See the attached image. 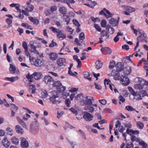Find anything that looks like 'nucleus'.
<instances>
[{
	"instance_id": "f257e3e1",
	"label": "nucleus",
	"mask_w": 148,
	"mask_h": 148,
	"mask_svg": "<svg viewBox=\"0 0 148 148\" xmlns=\"http://www.w3.org/2000/svg\"><path fill=\"white\" fill-rule=\"evenodd\" d=\"M94 101L93 98L91 96H84L82 100L80 101V104L82 106H91L92 104L93 101Z\"/></svg>"
},
{
	"instance_id": "f03ea898",
	"label": "nucleus",
	"mask_w": 148,
	"mask_h": 148,
	"mask_svg": "<svg viewBox=\"0 0 148 148\" xmlns=\"http://www.w3.org/2000/svg\"><path fill=\"white\" fill-rule=\"evenodd\" d=\"M42 76L41 72H34L32 75L28 74L26 75V77L30 82L29 84H31V82H33L34 78L36 80H39L41 78Z\"/></svg>"
},
{
	"instance_id": "7ed1b4c3",
	"label": "nucleus",
	"mask_w": 148,
	"mask_h": 148,
	"mask_svg": "<svg viewBox=\"0 0 148 148\" xmlns=\"http://www.w3.org/2000/svg\"><path fill=\"white\" fill-rule=\"evenodd\" d=\"M52 84L53 86L56 88L57 91L60 93L63 92L66 90L65 87L63 86L60 81L54 82Z\"/></svg>"
},
{
	"instance_id": "20e7f679",
	"label": "nucleus",
	"mask_w": 148,
	"mask_h": 148,
	"mask_svg": "<svg viewBox=\"0 0 148 148\" xmlns=\"http://www.w3.org/2000/svg\"><path fill=\"white\" fill-rule=\"evenodd\" d=\"M59 95L58 93L52 95L49 98V100L53 104H58L60 103V101L58 99Z\"/></svg>"
},
{
	"instance_id": "39448f33",
	"label": "nucleus",
	"mask_w": 148,
	"mask_h": 148,
	"mask_svg": "<svg viewBox=\"0 0 148 148\" xmlns=\"http://www.w3.org/2000/svg\"><path fill=\"white\" fill-rule=\"evenodd\" d=\"M99 14L101 15H104L107 18L111 17L112 16V14L106 8H104L103 10H101L99 12Z\"/></svg>"
},
{
	"instance_id": "423d86ee",
	"label": "nucleus",
	"mask_w": 148,
	"mask_h": 148,
	"mask_svg": "<svg viewBox=\"0 0 148 148\" xmlns=\"http://www.w3.org/2000/svg\"><path fill=\"white\" fill-rule=\"evenodd\" d=\"M120 81L123 85L125 86L128 85L130 83L129 79L127 77L124 75L121 76Z\"/></svg>"
},
{
	"instance_id": "0eeeda50",
	"label": "nucleus",
	"mask_w": 148,
	"mask_h": 148,
	"mask_svg": "<svg viewBox=\"0 0 148 148\" xmlns=\"http://www.w3.org/2000/svg\"><path fill=\"white\" fill-rule=\"evenodd\" d=\"M44 81L46 84L49 85L52 84L54 82V79L50 75H46L44 77Z\"/></svg>"
},
{
	"instance_id": "6e6552de",
	"label": "nucleus",
	"mask_w": 148,
	"mask_h": 148,
	"mask_svg": "<svg viewBox=\"0 0 148 148\" xmlns=\"http://www.w3.org/2000/svg\"><path fill=\"white\" fill-rule=\"evenodd\" d=\"M83 117L86 121H90L92 120L93 116L88 112H84Z\"/></svg>"
},
{
	"instance_id": "1a4fd4ad",
	"label": "nucleus",
	"mask_w": 148,
	"mask_h": 148,
	"mask_svg": "<svg viewBox=\"0 0 148 148\" xmlns=\"http://www.w3.org/2000/svg\"><path fill=\"white\" fill-rule=\"evenodd\" d=\"M124 64L123 63L118 62L115 65L116 71L119 72L122 71L124 69Z\"/></svg>"
},
{
	"instance_id": "9d476101",
	"label": "nucleus",
	"mask_w": 148,
	"mask_h": 148,
	"mask_svg": "<svg viewBox=\"0 0 148 148\" xmlns=\"http://www.w3.org/2000/svg\"><path fill=\"white\" fill-rule=\"evenodd\" d=\"M9 71L10 73L12 74L15 73H16L17 74H19V70L18 69H16L15 66L14 65L11 64H10Z\"/></svg>"
},
{
	"instance_id": "9b49d317",
	"label": "nucleus",
	"mask_w": 148,
	"mask_h": 148,
	"mask_svg": "<svg viewBox=\"0 0 148 148\" xmlns=\"http://www.w3.org/2000/svg\"><path fill=\"white\" fill-rule=\"evenodd\" d=\"M58 65L60 66H65L66 62L65 59L63 58H59L57 60Z\"/></svg>"
},
{
	"instance_id": "f8f14e48",
	"label": "nucleus",
	"mask_w": 148,
	"mask_h": 148,
	"mask_svg": "<svg viewBox=\"0 0 148 148\" xmlns=\"http://www.w3.org/2000/svg\"><path fill=\"white\" fill-rule=\"evenodd\" d=\"M21 146L23 148H27L29 147V143L27 140L25 138L23 137L21 138Z\"/></svg>"
},
{
	"instance_id": "ddd939ff",
	"label": "nucleus",
	"mask_w": 148,
	"mask_h": 148,
	"mask_svg": "<svg viewBox=\"0 0 148 148\" xmlns=\"http://www.w3.org/2000/svg\"><path fill=\"white\" fill-rule=\"evenodd\" d=\"M26 12H32L34 8V7L29 4V2H27L26 5L23 6Z\"/></svg>"
},
{
	"instance_id": "4468645a",
	"label": "nucleus",
	"mask_w": 148,
	"mask_h": 148,
	"mask_svg": "<svg viewBox=\"0 0 148 148\" xmlns=\"http://www.w3.org/2000/svg\"><path fill=\"white\" fill-rule=\"evenodd\" d=\"M101 37L104 40H107L109 38L110 35L108 32L105 30L102 31L101 33Z\"/></svg>"
},
{
	"instance_id": "2eb2a0df",
	"label": "nucleus",
	"mask_w": 148,
	"mask_h": 148,
	"mask_svg": "<svg viewBox=\"0 0 148 148\" xmlns=\"http://www.w3.org/2000/svg\"><path fill=\"white\" fill-rule=\"evenodd\" d=\"M1 143L3 146L6 148H8L10 145V141L7 138H5L2 140Z\"/></svg>"
},
{
	"instance_id": "dca6fc26",
	"label": "nucleus",
	"mask_w": 148,
	"mask_h": 148,
	"mask_svg": "<svg viewBox=\"0 0 148 148\" xmlns=\"http://www.w3.org/2000/svg\"><path fill=\"white\" fill-rule=\"evenodd\" d=\"M44 63L42 60L40 59H37L35 60L34 64L36 66L41 67L43 66Z\"/></svg>"
},
{
	"instance_id": "f3484780",
	"label": "nucleus",
	"mask_w": 148,
	"mask_h": 148,
	"mask_svg": "<svg viewBox=\"0 0 148 148\" xmlns=\"http://www.w3.org/2000/svg\"><path fill=\"white\" fill-rule=\"evenodd\" d=\"M121 7L124 10H127L130 12H132L135 11V8L130 6L126 5H122L121 6Z\"/></svg>"
},
{
	"instance_id": "a211bd4d",
	"label": "nucleus",
	"mask_w": 148,
	"mask_h": 148,
	"mask_svg": "<svg viewBox=\"0 0 148 148\" xmlns=\"http://www.w3.org/2000/svg\"><path fill=\"white\" fill-rule=\"evenodd\" d=\"M112 74L114 77V79L115 80H119L120 79V74L119 72L116 71L115 72L114 70L112 71Z\"/></svg>"
},
{
	"instance_id": "6ab92c4d",
	"label": "nucleus",
	"mask_w": 148,
	"mask_h": 148,
	"mask_svg": "<svg viewBox=\"0 0 148 148\" xmlns=\"http://www.w3.org/2000/svg\"><path fill=\"white\" fill-rule=\"evenodd\" d=\"M109 23L113 26H117L119 24L118 21L112 18L109 19Z\"/></svg>"
},
{
	"instance_id": "aec40b11",
	"label": "nucleus",
	"mask_w": 148,
	"mask_h": 148,
	"mask_svg": "<svg viewBox=\"0 0 148 148\" xmlns=\"http://www.w3.org/2000/svg\"><path fill=\"white\" fill-rule=\"evenodd\" d=\"M139 36L137 38H139L140 41H142L145 39L146 35L144 34L143 32L139 31L138 33Z\"/></svg>"
},
{
	"instance_id": "412c9836",
	"label": "nucleus",
	"mask_w": 148,
	"mask_h": 148,
	"mask_svg": "<svg viewBox=\"0 0 148 148\" xmlns=\"http://www.w3.org/2000/svg\"><path fill=\"white\" fill-rule=\"evenodd\" d=\"M126 132L128 134H129L130 136H132V134H131V133L134 135H138L139 133V132L138 130H133L132 129H129L128 128L127 129Z\"/></svg>"
},
{
	"instance_id": "4be33fe9",
	"label": "nucleus",
	"mask_w": 148,
	"mask_h": 148,
	"mask_svg": "<svg viewBox=\"0 0 148 148\" xmlns=\"http://www.w3.org/2000/svg\"><path fill=\"white\" fill-rule=\"evenodd\" d=\"M19 123L20 124L23 128H27V127L25 123L20 119L19 117H16Z\"/></svg>"
},
{
	"instance_id": "5701e85b",
	"label": "nucleus",
	"mask_w": 148,
	"mask_h": 148,
	"mask_svg": "<svg viewBox=\"0 0 148 148\" xmlns=\"http://www.w3.org/2000/svg\"><path fill=\"white\" fill-rule=\"evenodd\" d=\"M28 18L34 24L37 25L38 24L39 21L38 20L36 19V18L29 16L28 17Z\"/></svg>"
},
{
	"instance_id": "b1692460",
	"label": "nucleus",
	"mask_w": 148,
	"mask_h": 148,
	"mask_svg": "<svg viewBox=\"0 0 148 148\" xmlns=\"http://www.w3.org/2000/svg\"><path fill=\"white\" fill-rule=\"evenodd\" d=\"M106 30L110 34H113L114 32V30L113 28L111 27V25H108L106 26Z\"/></svg>"
},
{
	"instance_id": "393cba45",
	"label": "nucleus",
	"mask_w": 148,
	"mask_h": 148,
	"mask_svg": "<svg viewBox=\"0 0 148 148\" xmlns=\"http://www.w3.org/2000/svg\"><path fill=\"white\" fill-rule=\"evenodd\" d=\"M125 70L124 72V74L127 75H130L132 71L131 68L129 66H126L125 68Z\"/></svg>"
},
{
	"instance_id": "a878e982",
	"label": "nucleus",
	"mask_w": 148,
	"mask_h": 148,
	"mask_svg": "<svg viewBox=\"0 0 148 148\" xmlns=\"http://www.w3.org/2000/svg\"><path fill=\"white\" fill-rule=\"evenodd\" d=\"M75 42L77 46H81L84 45V41L80 40H79L77 38L75 39Z\"/></svg>"
},
{
	"instance_id": "bb28decb",
	"label": "nucleus",
	"mask_w": 148,
	"mask_h": 148,
	"mask_svg": "<svg viewBox=\"0 0 148 148\" xmlns=\"http://www.w3.org/2000/svg\"><path fill=\"white\" fill-rule=\"evenodd\" d=\"M57 34V37L60 39L62 40L66 38V36L63 34L61 30H60Z\"/></svg>"
},
{
	"instance_id": "cd10ccee",
	"label": "nucleus",
	"mask_w": 148,
	"mask_h": 148,
	"mask_svg": "<svg viewBox=\"0 0 148 148\" xmlns=\"http://www.w3.org/2000/svg\"><path fill=\"white\" fill-rule=\"evenodd\" d=\"M15 129L17 133L23 134L24 132L23 130L20 126L17 125L15 127Z\"/></svg>"
},
{
	"instance_id": "c85d7f7f",
	"label": "nucleus",
	"mask_w": 148,
	"mask_h": 148,
	"mask_svg": "<svg viewBox=\"0 0 148 148\" xmlns=\"http://www.w3.org/2000/svg\"><path fill=\"white\" fill-rule=\"evenodd\" d=\"M59 11L60 14L63 15H66L67 13V9L64 6L61 7L59 9Z\"/></svg>"
},
{
	"instance_id": "c756f323",
	"label": "nucleus",
	"mask_w": 148,
	"mask_h": 148,
	"mask_svg": "<svg viewBox=\"0 0 148 148\" xmlns=\"http://www.w3.org/2000/svg\"><path fill=\"white\" fill-rule=\"evenodd\" d=\"M18 79V77L17 76L15 77H5L4 79L6 80H8L13 82L17 80Z\"/></svg>"
},
{
	"instance_id": "7c9ffc66",
	"label": "nucleus",
	"mask_w": 148,
	"mask_h": 148,
	"mask_svg": "<svg viewBox=\"0 0 148 148\" xmlns=\"http://www.w3.org/2000/svg\"><path fill=\"white\" fill-rule=\"evenodd\" d=\"M29 51L32 53H35L37 52L36 47L32 43H30Z\"/></svg>"
},
{
	"instance_id": "2f4dec72",
	"label": "nucleus",
	"mask_w": 148,
	"mask_h": 148,
	"mask_svg": "<svg viewBox=\"0 0 148 148\" xmlns=\"http://www.w3.org/2000/svg\"><path fill=\"white\" fill-rule=\"evenodd\" d=\"M11 141L12 144L15 145H18L19 143V140L18 138L15 137H13L11 139Z\"/></svg>"
},
{
	"instance_id": "473e14b6",
	"label": "nucleus",
	"mask_w": 148,
	"mask_h": 148,
	"mask_svg": "<svg viewBox=\"0 0 148 148\" xmlns=\"http://www.w3.org/2000/svg\"><path fill=\"white\" fill-rule=\"evenodd\" d=\"M84 77L86 79H88L89 81H91V78L92 75L90 74L89 73L85 72H84Z\"/></svg>"
},
{
	"instance_id": "72a5a7b5",
	"label": "nucleus",
	"mask_w": 148,
	"mask_h": 148,
	"mask_svg": "<svg viewBox=\"0 0 148 148\" xmlns=\"http://www.w3.org/2000/svg\"><path fill=\"white\" fill-rule=\"evenodd\" d=\"M49 58L52 60H56L57 58V55L54 53H51L49 54Z\"/></svg>"
},
{
	"instance_id": "f704fd0d",
	"label": "nucleus",
	"mask_w": 148,
	"mask_h": 148,
	"mask_svg": "<svg viewBox=\"0 0 148 148\" xmlns=\"http://www.w3.org/2000/svg\"><path fill=\"white\" fill-rule=\"evenodd\" d=\"M62 17L63 18L64 22H66V24L68 25L69 23L71 21V19L69 16L65 15H63Z\"/></svg>"
},
{
	"instance_id": "c9c22d12",
	"label": "nucleus",
	"mask_w": 148,
	"mask_h": 148,
	"mask_svg": "<svg viewBox=\"0 0 148 148\" xmlns=\"http://www.w3.org/2000/svg\"><path fill=\"white\" fill-rule=\"evenodd\" d=\"M133 96H134V99L139 100L142 99L141 95H140V93L139 92H136Z\"/></svg>"
},
{
	"instance_id": "e433bc0d",
	"label": "nucleus",
	"mask_w": 148,
	"mask_h": 148,
	"mask_svg": "<svg viewBox=\"0 0 148 148\" xmlns=\"http://www.w3.org/2000/svg\"><path fill=\"white\" fill-rule=\"evenodd\" d=\"M85 109L88 111L89 112L92 113L94 110L95 108L93 107L88 106L85 107Z\"/></svg>"
},
{
	"instance_id": "4c0bfd02",
	"label": "nucleus",
	"mask_w": 148,
	"mask_h": 148,
	"mask_svg": "<svg viewBox=\"0 0 148 148\" xmlns=\"http://www.w3.org/2000/svg\"><path fill=\"white\" fill-rule=\"evenodd\" d=\"M138 83L140 84L143 86L144 85H148V81H147L143 79H140L138 81Z\"/></svg>"
},
{
	"instance_id": "58836bf2",
	"label": "nucleus",
	"mask_w": 148,
	"mask_h": 148,
	"mask_svg": "<svg viewBox=\"0 0 148 148\" xmlns=\"http://www.w3.org/2000/svg\"><path fill=\"white\" fill-rule=\"evenodd\" d=\"M22 26L25 27V28L30 30H32L33 28L32 27L27 23H23L21 24Z\"/></svg>"
},
{
	"instance_id": "ea45409f",
	"label": "nucleus",
	"mask_w": 148,
	"mask_h": 148,
	"mask_svg": "<svg viewBox=\"0 0 148 148\" xmlns=\"http://www.w3.org/2000/svg\"><path fill=\"white\" fill-rule=\"evenodd\" d=\"M136 125L137 127L140 129H142L144 127L143 123L140 121H137Z\"/></svg>"
},
{
	"instance_id": "a19ab883",
	"label": "nucleus",
	"mask_w": 148,
	"mask_h": 148,
	"mask_svg": "<svg viewBox=\"0 0 148 148\" xmlns=\"http://www.w3.org/2000/svg\"><path fill=\"white\" fill-rule=\"evenodd\" d=\"M96 67L97 69L101 68L102 66V63L100 61H97L95 62Z\"/></svg>"
},
{
	"instance_id": "79ce46f5",
	"label": "nucleus",
	"mask_w": 148,
	"mask_h": 148,
	"mask_svg": "<svg viewBox=\"0 0 148 148\" xmlns=\"http://www.w3.org/2000/svg\"><path fill=\"white\" fill-rule=\"evenodd\" d=\"M29 90L31 92V93L34 94L35 93L36 88L35 86L34 85H32L30 86Z\"/></svg>"
},
{
	"instance_id": "37998d69",
	"label": "nucleus",
	"mask_w": 148,
	"mask_h": 148,
	"mask_svg": "<svg viewBox=\"0 0 148 148\" xmlns=\"http://www.w3.org/2000/svg\"><path fill=\"white\" fill-rule=\"evenodd\" d=\"M6 22L8 24V27H10L12 26L11 24L12 23V20L10 18H7L5 20Z\"/></svg>"
},
{
	"instance_id": "c03bdc74",
	"label": "nucleus",
	"mask_w": 148,
	"mask_h": 148,
	"mask_svg": "<svg viewBox=\"0 0 148 148\" xmlns=\"http://www.w3.org/2000/svg\"><path fill=\"white\" fill-rule=\"evenodd\" d=\"M6 131L7 133L10 136L12 135L13 131L12 130L10 127H8L6 128Z\"/></svg>"
},
{
	"instance_id": "a18cd8bd",
	"label": "nucleus",
	"mask_w": 148,
	"mask_h": 148,
	"mask_svg": "<svg viewBox=\"0 0 148 148\" xmlns=\"http://www.w3.org/2000/svg\"><path fill=\"white\" fill-rule=\"evenodd\" d=\"M66 139L69 144L72 147V148H75V146L76 145V143L75 142L71 141L68 138H66Z\"/></svg>"
},
{
	"instance_id": "49530a36",
	"label": "nucleus",
	"mask_w": 148,
	"mask_h": 148,
	"mask_svg": "<svg viewBox=\"0 0 148 148\" xmlns=\"http://www.w3.org/2000/svg\"><path fill=\"white\" fill-rule=\"evenodd\" d=\"M49 29L51 30L54 33H57L60 29L53 27H51L49 28Z\"/></svg>"
},
{
	"instance_id": "de8ad7c7",
	"label": "nucleus",
	"mask_w": 148,
	"mask_h": 148,
	"mask_svg": "<svg viewBox=\"0 0 148 148\" xmlns=\"http://www.w3.org/2000/svg\"><path fill=\"white\" fill-rule=\"evenodd\" d=\"M41 96L42 97L45 98L48 95L47 91L45 90H43L41 93Z\"/></svg>"
},
{
	"instance_id": "09e8293b",
	"label": "nucleus",
	"mask_w": 148,
	"mask_h": 148,
	"mask_svg": "<svg viewBox=\"0 0 148 148\" xmlns=\"http://www.w3.org/2000/svg\"><path fill=\"white\" fill-rule=\"evenodd\" d=\"M126 110L129 111H132L135 110V109L131 106H127L125 107Z\"/></svg>"
},
{
	"instance_id": "8fccbe9b",
	"label": "nucleus",
	"mask_w": 148,
	"mask_h": 148,
	"mask_svg": "<svg viewBox=\"0 0 148 148\" xmlns=\"http://www.w3.org/2000/svg\"><path fill=\"white\" fill-rule=\"evenodd\" d=\"M127 148H133V145L132 143V142H129L127 143L126 145Z\"/></svg>"
},
{
	"instance_id": "3c124183",
	"label": "nucleus",
	"mask_w": 148,
	"mask_h": 148,
	"mask_svg": "<svg viewBox=\"0 0 148 148\" xmlns=\"http://www.w3.org/2000/svg\"><path fill=\"white\" fill-rule=\"evenodd\" d=\"M115 64V62L114 60H113L112 62H110L109 66V68L110 69H113L114 67Z\"/></svg>"
},
{
	"instance_id": "603ef678",
	"label": "nucleus",
	"mask_w": 148,
	"mask_h": 148,
	"mask_svg": "<svg viewBox=\"0 0 148 148\" xmlns=\"http://www.w3.org/2000/svg\"><path fill=\"white\" fill-rule=\"evenodd\" d=\"M69 95V92H64L62 94V97L63 99H66Z\"/></svg>"
},
{
	"instance_id": "864d4df0",
	"label": "nucleus",
	"mask_w": 148,
	"mask_h": 148,
	"mask_svg": "<svg viewBox=\"0 0 148 148\" xmlns=\"http://www.w3.org/2000/svg\"><path fill=\"white\" fill-rule=\"evenodd\" d=\"M139 144L143 146V148H148L147 144L144 142H140Z\"/></svg>"
},
{
	"instance_id": "5fc2aeb1",
	"label": "nucleus",
	"mask_w": 148,
	"mask_h": 148,
	"mask_svg": "<svg viewBox=\"0 0 148 148\" xmlns=\"http://www.w3.org/2000/svg\"><path fill=\"white\" fill-rule=\"evenodd\" d=\"M135 87L136 88L139 89H141L143 88L144 86L141 85L140 84L138 83V84L135 85Z\"/></svg>"
},
{
	"instance_id": "6e6d98bb",
	"label": "nucleus",
	"mask_w": 148,
	"mask_h": 148,
	"mask_svg": "<svg viewBox=\"0 0 148 148\" xmlns=\"http://www.w3.org/2000/svg\"><path fill=\"white\" fill-rule=\"evenodd\" d=\"M73 24L77 26L78 27H79L80 26V25L79 22L76 19H73Z\"/></svg>"
},
{
	"instance_id": "4d7b16f0",
	"label": "nucleus",
	"mask_w": 148,
	"mask_h": 148,
	"mask_svg": "<svg viewBox=\"0 0 148 148\" xmlns=\"http://www.w3.org/2000/svg\"><path fill=\"white\" fill-rule=\"evenodd\" d=\"M106 21L105 20H102L101 22V25L102 27H105L106 25Z\"/></svg>"
},
{
	"instance_id": "13d9d810",
	"label": "nucleus",
	"mask_w": 148,
	"mask_h": 148,
	"mask_svg": "<svg viewBox=\"0 0 148 148\" xmlns=\"http://www.w3.org/2000/svg\"><path fill=\"white\" fill-rule=\"evenodd\" d=\"M75 97L77 98L78 99H79L82 100L83 98H84V96L83 94H78Z\"/></svg>"
},
{
	"instance_id": "bf43d9fd",
	"label": "nucleus",
	"mask_w": 148,
	"mask_h": 148,
	"mask_svg": "<svg viewBox=\"0 0 148 148\" xmlns=\"http://www.w3.org/2000/svg\"><path fill=\"white\" fill-rule=\"evenodd\" d=\"M79 38L80 40H83L85 39V35L84 33L81 32L79 36Z\"/></svg>"
},
{
	"instance_id": "052dcab7",
	"label": "nucleus",
	"mask_w": 148,
	"mask_h": 148,
	"mask_svg": "<svg viewBox=\"0 0 148 148\" xmlns=\"http://www.w3.org/2000/svg\"><path fill=\"white\" fill-rule=\"evenodd\" d=\"M22 46L25 50H27L28 49L27 44L25 42L23 41L22 43Z\"/></svg>"
},
{
	"instance_id": "680f3d73",
	"label": "nucleus",
	"mask_w": 148,
	"mask_h": 148,
	"mask_svg": "<svg viewBox=\"0 0 148 148\" xmlns=\"http://www.w3.org/2000/svg\"><path fill=\"white\" fill-rule=\"evenodd\" d=\"M26 116L27 118H25V116L24 115L23 116V119L24 120L27 121L28 120L29 118L30 117V116L27 113L26 114Z\"/></svg>"
},
{
	"instance_id": "e2e57ef3",
	"label": "nucleus",
	"mask_w": 148,
	"mask_h": 148,
	"mask_svg": "<svg viewBox=\"0 0 148 148\" xmlns=\"http://www.w3.org/2000/svg\"><path fill=\"white\" fill-rule=\"evenodd\" d=\"M57 10V7L56 5H54L52 6L50 8V11L53 12L56 11Z\"/></svg>"
},
{
	"instance_id": "0e129e2a",
	"label": "nucleus",
	"mask_w": 148,
	"mask_h": 148,
	"mask_svg": "<svg viewBox=\"0 0 148 148\" xmlns=\"http://www.w3.org/2000/svg\"><path fill=\"white\" fill-rule=\"evenodd\" d=\"M124 126L129 129L130 128H131L132 127V124L128 122L124 124Z\"/></svg>"
},
{
	"instance_id": "69168bd1",
	"label": "nucleus",
	"mask_w": 148,
	"mask_h": 148,
	"mask_svg": "<svg viewBox=\"0 0 148 148\" xmlns=\"http://www.w3.org/2000/svg\"><path fill=\"white\" fill-rule=\"evenodd\" d=\"M99 101L101 104L103 105H105L107 103L106 101L104 99L99 100Z\"/></svg>"
},
{
	"instance_id": "338daca9",
	"label": "nucleus",
	"mask_w": 148,
	"mask_h": 148,
	"mask_svg": "<svg viewBox=\"0 0 148 148\" xmlns=\"http://www.w3.org/2000/svg\"><path fill=\"white\" fill-rule=\"evenodd\" d=\"M90 7L92 8H93L96 5V3L95 1H92L90 3Z\"/></svg>"
},
{
	"instance_id": "774afa93",
	"label": "nucleus",
	"mask_w": 148,
	"mask_h": 148,
	"mask_svg": "<svg viewBox=\"0 0 148 148\" xmlns=\"http://www.w3.org/2000/svg\"><path fill=\"white\" fill-rule=\"evenodd\" d=\"M10 106L11 108V110H12V109H14L17 110L18 109V108L13 104H10Z\"/></svg>"
}]
</instances>
